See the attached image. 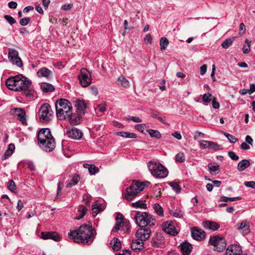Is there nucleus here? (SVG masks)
Listing matches in <instances>:
<instances>
[{
  "label": "nucleus",
  "mask_w": 255,
  "mask_h": 255,
  "mask_svg": "<svg viewBox=\"0 0 255 255\" xmlns=\"http://www.w3.org/2000/svg\"><path fill=\"white\" fill-rule=\"evenodd\" d=\"M97 233L91 224H83L77 230L70 231L68 237L75 243L91 244L94 240Z\"/></svg>",
  "instance_id": "1"
},
{
  "label": "nucleus",
  "mask_w": 255,
  "mask_h": 255,
  "mask_svg": "<svg viewBox=\"0 0 255 255\" xmlns=\"http://www.w3.org/2000/svg\"><path fill=\"white\" fill-rule=\"evenodd\" d=\"M38 144L46 152L52 151L55 147V142L50 129L42 128L37 134Z\"/></svg>",
  "instance_id": "2"
},
{
  "label": "nucleus",
  "mask_w": 255,
  "mask_h": 255,
  "mask_svg": "<svg viewBox=\"0 0 255 255\" xmlns=\"http://www.w3.org/2000/svg\"><path fill=\"white\" fill-rule=\"evenodd\" d=\"M55 106L56 116L60 120H66L72 111V106L71 103L65 99L57 100Z\"/></svg>",
  "instance_id": "3"
},
{
  "label": "nucleus",
  "mask_w": 255,
  "mask_h": 255,
  "mask_svg": "<svg viewBox=\"0 0 255 255\" xmlns=\"http://www.w3.org/2000/svg\"><path fill=\"white\" fill-rule=\"evenodd\" d=\"M150 183L148 181L139 182L133 180L129 187L127 188L125 198L128 201L133 199L138 193L142 191L145 187H147Z\"/></svg>",
  "instance_id": "4"
},
{
  "label": "nucleus",
  "mask_w": 255,
  "mask_h": 255,
  "mask_svg": "<svg viewBox=\"0 0 255 255\" xmlns=\"http://www.w3.org/2000/svg\"><path fill=\"white\" fill-rule=\"evenodd\" d=\"M135 222L140 227H145L149 225L152 226L154 225L155 219L153 216L148 214L146 212H136L133 217Z\"/></svg>",
  "instance_id": "5"
},
{
  "label": "nucleus",
  "mask_w": 255,
  "mask_h": 255,
  "mask_svg": "<svg viewBox=\"0 0 255 255\" xmlns=\"http://www.w3.org/2000/svg\"><path fill=\"white\" fill-rule=\"evenodd\" d=\"M148 168L151 174L156 178H163L168 175L167 169L159 162L152 161L148 162Z\"/></svg>",
  "instance_id": "6"
},
{
  "label": "nucleus",
  "mask_w": 255,
  "mask_h": 255,
  "mask_svg": "<svg viewBox=\"0 0 255 255\" xmlns=\"http://www.w3.org/2000/svg\"><path fill=\"white\" fill-rule=\"evenodd\" d=\"M209 244L214 247V250L219 252H223L227 245L225 239L218 236L211 237Z\"/></svg>",
  "instance_id": "7"
},
{
  "label": "nucleus",
  "mask_w": 255,
  "mask_h": 255,
  "mask_svg": "<svg viewBox=\"0 0 255 255\" xmlns=\"http://www.w3.org/2000/svg\"><path fill=\"white\" fill-rule=\"evenodd\" d=\"M15 78H17V84L15 88L16 91H26L30 88L31 82L25 77L18 75L16 76Z\"/></svg>",
  "instance_id": "8"
},
{
  "label": "nucleus",
  "mask_w": 255,
  "mask_h": 255,
  "mask_svg": "<svg viewBox=\"0 0 255 255\" xmlns=\"http://www.w3.org/2000/svg\"><path fill=\"white\" fill-rule=\"evenodd\" d=\"M52 112L50 106L48 104H43L39 111L40 120L42 122H47L49 121V117Z\"/></svg>",
  "instance_id": "9"
},
{
  "label": "nucleus",
  "mask_w": 255,
  "mask_h": 255,
  "mask_svg": "<svg viewBox=\"0 0 255 255\" xmlns=\"http://www.w3.org/2000/svg\"><path fill=\"white\" fill-rule=\"evenodd\" d=\"M78 77L80 83L83 87H86L91 84L92 81L91 74L86 69H82Z\"/></svg>",
  "instance_id": "10"
},
{
  "label": "nucleus",
  "mask_w": 255,
  "mask_h": 255,
  "mask_svg": "<svg viewBox=\"0 0 255 255\" xmlns=\"http://www.w3.org/2000/svg\"><path fill=\"white\" fill-rule=\"evenodd\" d=\"M8 57L9 61L13 64H15L19 67L22 66V62L20 58L18 56V52L13 48L8 49Z\"/></svg>",
  "instance_id": "11"
},
{
  "label": "nucleus",
  "mask_w": 255,
  "mask_h": 255,
  "mask_svg": "<svg viewBox=\"0 0 255 255\" xmlns=\"http://www.w3.org/2000/svg\"><path fill=\"white\" fill-rule=\"evenodd\" d=\"M10 114L17 117V119L23 125H27V122L25 118V112L22 108H13L10 111Z\"/></svg>",
  "instance_id": "12"
},
{
  "label": "nucleus",
  "mask_w": 255,
  "mask_h": 255,
  "mask_svg": "<svg viewBox=\"0 0 255 255\" xmlns=\"http://www.w3.org/2000/svg\"><path fill=\"white\" fill-rule=\"evenodd\" d=\"M151 230L149 228L140 227L136 232V236L141 241H145L148 239L150 235Z\"/></svg>",
  "instance_id": "13"
},
{
  "label": "nucleus",
  "mask_w": 255,
  "mask_h": 255,
  "mask_svg": "<svg viewBox=\"0 0 255 255\" xmlns=\"http://www.w3.org/2000/svg\"><path fill=\"white\" fill-rule=\"evenodd\" d=\"M162 229L164 232L172 236H176L178 234L171 221L164 222L162 225Z\"/></svg>",
  "instance_id": "14"
},
{
  "label": "nucleus",
  "mask_w": 255,
  "mask_h": 255,
  "mask_svg": "<svg viewBox=\"0 0 255 255\" xmlns=\"http://www.w3.org/2000/svg\"><path fill=\"white\" fill-rule=\"evenodd\" d=\"M74 106L76 108L77 113L84 115L85 110L87 108V104L83 99H78L73 101Z\"/></svg>",
  "instance_id": "15"
},
{
  "label": "nucleus",
  "mask_w": 255,
  "mask_h": 255,
  "mask_svg": "<svg viewBox=\"0 0 255 255\" xmlns=\"http://www.w3.org/2000/svg\"><path fill=\"white\" fill-rule=\"evenodd\" d=\"M66 134L69 137L74 139H79L83 135V133L81 130L76 128H72L71 129H67Z\"/></svg>",
  "instance_id": "16"
},
{
  "label": "nucleus",
  "mask_w": 255,
  "mask_h": 255,
  "mask_svg": "<svg viewBox=\"0 0 255 255\" xmlns=\"http://www.w3.org/2000/svg\"><path fill=\"white\" fill-rule=\"evenodd\" d=\"M242 250L240 246L237 245H231L226 250L225 255H241Z\"/></svg>",
  "instance_id": "17"
},
{
  "label": "nucleus",
  "mask_w": 255,
  "mask_h": 255,
  "mask_svg": "<svg viewBox=\"0 0 255 255\" xmlns=\"http://www.w3.org/2000/svg\"><path fill=\"white\" fill-rule=\"evenodd\" d=\"M164 243V239L161 233L154 235L151 240V245L153 247L158 248Z\"/></svg>",
  "instance_id": "18"
},
{
  "label": "nucleus",
  "mask_w": 255,
  "mask_h": 255,
  "mask_svg": "<svg viewBox=\"0 0 255 255\" xmlns=\"http://www.w3.org/2000/svg\"><path fill=\"white\" fill-rule=\"evenodd\" d=\"M191 235L194 239L201 240L205 238V232L198 227H193L191 229Z\"/></svg>",
  "instance_id": "19"
},
{
  "label": "nucleus",
  "mask_w": 255,
  "mask_h": 255,
  "mask_svg": "<svg viewBox=\"0 0 255 255\" xmlns=\"http://www.w3.org/2000/svg\"><path fill=\"white\" fill-rule=\"evenodd\" d=\"M82 114L77 113L73 115L72 111L66 118L71 125H78L81 123Z\"/></svg>",
  "instance_id": "20"
},
{
  "label": "nucleus",
  "mask_w": 255,
  "mask_h": 255,
  "mask_svg": "<svg viewBox=\"0 0 255 255\" xmlns=\"http://www.w3.org/2000/svg\"><path fill=\"white\" fill-rule=\"evenodd\" d=\"M41 237L44 240L50 239L56 242L61 240V237L56 232H42Z\"/></svg>",
  "instance_id": "21"
},
{
  "label": "nucleus",
  "mask_w": 255,
  "mask_h": 255,
  "mask_svg": "<svg viewBox=\"0 0 255 255\" xmlns=\"http://www.w3.org/2000/svg\"><path fill=\"white\" fill-rule=\"evenodd\" d=\"M80 180L81 177L79 174L75 173L70 175L68 182L66 184V187L70 188L76 185Z\"/></svg>",
  "instance_id": "22"
},
{
  "label": "nucleus",
  "mask_w": 255,
  "mask_h": 255,
  "mask_svg": "<svg viewBox=\"0 0 255 255\" xmlns=\"http://www.w3.org/2000/svg\"><path fill=\"white\" fill-rule=\"evenodd\" d=\"M131 248L134 252H138L143 248V242L140 239L133 240L131 245Z\"/></svg>",
  "instance_id": "23"
},
{
  "label": "nucleus",
  "mask_w": 255,
  "mask_h": 255,
  "mask_svg": "<svg viewBox=\"0 0 255 255\" xmlns=\"http://www.w3.org/2000/svg\"><path fill=\"white\" fill-rule=\"evenodd\" d=\"M180 250L183 255H188L191 252L192 246L190 243L184 242L180 245Z\"/></svg>",
  "instance_id": "24"
},
{
  "label": "nucleus",
  "mask_w": 255,
  "mask_h": 255,
  "mask_svg": "<svg viewBox=\"0 0 255 255\" xmlns=\"http://www.w3.org/2000/svg\"><path fill=\"white\" fill-rule=\"evenodd\" d=\"M16 76L11 77L7 79L5 81V85L6 87L11 90L16 91L15 88H16V84H17V78Z\"/></svg>",
  "instance_id": "25"
},
{
  "label": "nucleus",
  "mask_w": 255,
  "mask_h": 255,
  "mask_svg": "<svg viewBox=\"0 0 255 255\" xmlns=\"http://www.w3.org/2000/svg\"><path fill=\"white\" fill-rule=\"evenodd\" d=\"M203 225L205 229L212 231H216L220 227V226L216 222L211 221L204 222Z\"/></svg>",
  "instance_id": "26"
},
{
  "label": "nucleus",
  "mask_w": 255,
  "mask_h": 255,
  "mask_svg": "<svg viewBox=\"0 0 255 255\" xmlns=\"http://www.w3.org/2000/svg\"><path fill=\"white\" fill-rule=\"evenodd\" d=\"M52 74V71L45 67L40 69L37 72V75L39 77H43L46 78H49Z\"/></svg>",
  "instance_id": "27"
},
{
  "label": "nucleus",
  "mask_w": 255,
  "mask_h": 255,
  "mask_svg": "<svg viewBox=\"0 0 255 255\" xmlns=\"http://www.w3.org/2000/svg\"><path fill=\"white\" fill-rule=\"evenodd\" d=\"M40 87L42 91L44 93L52 92L55 90L54 87L48 83H42Z\"/></svg>",
  "instance_id": "28"
},
{
  "label": "nucleus",
  "mask_w": 255,
  "mask_h": 255,
  "mask_svg": "<svg viewBox=\"0 0 255 255\" xmlns=\"http://www.w3.org/2000/svg\"><path fill=\"white\" fill-rule=\"evenodd\" d=\"M87 211L88 209L85 206H79L78 209V216L76 217H75V219L80 220L83 218V217L86 214Z\"/></svg>",
  "instance_id": "29"
},
{
  "label": "nucleus",
  "mask_w": 255,
  "mask_h": 255,
  "mask_svg": "<svg viewBox=\"0 0 255 255\" xmlns=\"http://www.w3.org/2000/svg\"><path fill=\"white\" fill-rule=\"evenodd\" d=\"M250 165V162L248 159H244L239 162L237 166L239 171H243Z\"/></svg>",
  "instance_id": "30"
},
{
  "label": "nucleus",
  "mask_w": 255,
  "mask_h": 255,
  "mask_svg": "<svg viewBox=\"0 0 255 255\" xmlns=\"http://www.w3.org/2000/svg\"><path fill=\"white\" fill-rule=\"evenodd\" d=\"M112 249L115 251H118L121 248V243L120 240L117 238H114L110 243Z\"/></svg>",
  "instance_id": "31"
},
{
  "label": "nucleus",
  "mask_w": 255,
  "mask_h": 255,
  "mask_svg": "<svg viewBox=\"0 0 255 255\" xmlns=\"http://www.w3.org/2000/svg\"><path fill=\"white\" fill-rule=\"evenodd\" d=\"M84 167L88 169L90 174L91 175L95 174L99 171V168L93 164H84Z\"/></svg>",
  "instance_id": "32"
},
{
  "label": "nucleus",
  "mask_w": 255,
  "mask_h": 255,
  "mask_svg": "<svg viewBox=\"0 0 255 255\" xmlns=\"http://www.w3.org/2000/svg\"><path fill=\"white\" fill-rule=\"evenodd\" d=\"M131 206L134 208H140L145 209L147 208V205L145 200H138L131 203Z\"/></svg>",
  "instance_id": "33"
},
{
  "label": "nucleus",
  "mask_w": 255,
  "mask_h": 255,
  "mask_svg": "<svg viewBox=\"0 0 255 255\" xmlns=\"http://www.w3.org/2000/svg\"><path fill=\"white\" fill-rule=\"evenodd\" d=\"M117 135L123 137L128 138H135L137 137L136 135L134 133L126 131L118 132Z\"/></svg>",
  "instance_id": "34"
},
{
  "label": "nucleus",
  "mask_w": 255,
  "mask_h": 255,
  "mask_svg": "<svg viewBox=\"0 0 255 255\" xmlns=\"http://www.w3.org/2000/svg\"><path fill=\"white\" fill-rule=\"evenodd\" d=\"M118 82L119 84L121 85L123 87L125 88L129 86V81L123 75L119 77Z\"/></svg>",
  "instance_id": "35"
},
{
  "label": "nucleus",
  "mask_w": 255,
  "mask_h": 255,
  "mask_svg": "<svg viewBox=\"0 0 255 255\" xmlns=\"http://www.w3.org/2000/svg\"><path fill=\"white\" fill-rule=\"evenodd\" d=\"M147 131L152 137H155L157 139H159L161 137V134L160 132L157 130L148 129H147Z\"/></svg>",
  "instance_id": "36"
},
{
  "label": "nucleus",
  "mask_w": 255,
  "mask_h": 255,
  "mask_svg": "<svg viewBox=\"0 0 255 255\" xmlns=\"http://www.w3.org/2000/svg\"><path fill=\"white\" fill-rule=\"evenodd\" d=\"M241 199V197L240 196L235 197H228L226 196H221L220 198V201L221 202H233L235 201H238Z\"/></svg>",
  "instance_id": "37"
},
{
  "label": "nucleus",
  "mask_w": 255,
  "mask_h": 255,
  "mask_svg": "<svg viewBox=\"0 0 255 255\" xmlns=\"http://www.w3.org/2000/svg\"><path fill=\"white\" fill-rule=\"evenodd\" d=\"M251 41L248 39H246L245 43L244 45L242 50L245 54H248L251 51Z\"/></svg>",
  "instance_id": "38"
},
{
  "label": "nucleus",
  "mask_w": 255,
  "mask_h": 255,
  "mask_svg": "<svg viewBox=\"0 0 255 255\" xmlns=\"http://www.w3.org/2000/svg\"><path fill=\"white\" fill-rule=\"evenodd\" d=\"M153 208L156 213L159 216H163V210L162 207L158 203L154 204Z\"/></svg>",
  "instance_id": "39"
},
{
  "label": "nucleus",
  "mask_w": 255,
  "mask_h": 255,
  "mask_svg": "<svg viewBox=\"0 0 255 255\" xmlns=\"http://www.w3.org/2000/svg\"><path fill=\"white\" fill-rule=\"evenodd\" d=\"M168 40L165 37H162L160 39V50H165L168 45Z\"/></svg>",
  "instance_id": "40"
},
{
  "label": "nucleus",
  "mask_w": 255,
  "mask_h": 255,
  "mask_svg": "<svg viewBox=\"0 0 255 255\" xmlns=\"http://www.w3.org/2000/svg\"><path fill=\"white\" fill-rule=\"evenodd\" d=\"M122 215H121V217L120 218L119 217H117L116 218L117 223L115 225L114 227L112 229L113 232H117L120 229L121 226V224L122 223Z\"/></svg>",
  "instance_id": "41"
},
{
  "label": "nucleus",
  "mask_w": 255,
  "mask_h": 255,
  "mask_svg": "<svg viewBox=\"0 0 255 255\" xmlns=\"http://www.w3.org/2000/svg\"><path fill=\"white\" fill-rule=\"evenodd\" d=\"M235 39V37L226 39L222 43V46L225 49H227L232 43L233 41Z\"/></svg>",
  "instance_id": "42"
},
{
  "label": "nucleus",
  "mask_w": 255,
  "mask_h": 255,
  "mask_svg": "<svg viewBox=\"0 0 255 255\" xmlns=\"http://www.w3.org/2000/svg\"><path fill=\"white\" fill-rule=\"evenodd\" d=\"M214 97L210 93H207L203 95L202 100L204 103H209L213 100Z\"/></svg>",
  "instance_id": "43"
},
{
  "label": "nucleus",
  "mask_w": 255,
  "mask_h": 255,
  "mask_svg": "<svg viewBox=\"0 0 255 255\" xmlns=\"http://www.w3.org/2000/svg\"><path fill=\"white\" fill-rule=\"evenodd\" d=\"M102 210V208L98 205L97 202H95V203L92 205V214L93 216H97L99 212Z\"/></svg>",
  "instance_id": "44"
},
{
  "label": "nucleus",
  "mask_w": 255,
  "mask_h": 255,
  "mask_svg": "<svg viewBox=\"0 0 255 255\" xmlns=\"http://www.w3.org/2000/svg\"><path fill=\"white\" fill-rule=\"evenodd\" d=\"M208 169L211 173L217 172L220 171V166L219 165H213L212 163L208 164Z\"/></svg>",
  "instance_id": "45"
},
{
  "label": "nucleus",
  "mask_w": 255,
  "mask_h": 255,
  "mask_svg": "<svg viewBox=\"0 0 255 255\" xmlns=\"http://www.w3.org/2000/svg\"><path fill=\"white\" fill-rule=\"evenodd\" d=\"M239 230L243 229L246 234L249 232V223L247 222H242L240 226L238 228Z\"/></svg>",
  "instance_id": "46"
},
{
  "label": "nucleus",
  "mask_w": 255,
  "mask_h": 255,
  "mask_svg": "<svg viewBox=\"0 0 255 255\" xmlns=\"http://www.w3.org/2000/svg\"><path fill=\"white\" fill-rule=\"evenodd\" d=\"M176 161L180 163H182L185 161V157L183 152H179L176 155Z\"/></svg>",
  "instance_id": "47"
},
{
  "label": "nucleus",
  "mask_w": 255,
  "mask_h": 255,
  "mask_svg": "<svg viewBox=\"0 0 255 255\" xmlns=\"http://www.w3.org/2000/svg\"><path fill=\"white\" fill-rule=\"evenodd\" d=\"M223 134L231 143H235L238 141V138L232 134H230L226 132H223Z\"/></svg>",
  "instance_id": "48"
},
{
  "label": "nucleus",
  "mask_w": 255,
  "mask_h": 255,
  "mask_svg": "<svg viewBox=\"0 0 255 255\" xmlns=\"http://www.w3.org/2000/svg\"><path fill=\"white\" fill-rule=\"evenodd\" d=\"M171 215H172L174 217L176 218H180L183 216V213L180 210H175L170 211Z\"/></svg>",
  "instance_id": "49"
},
{
  "label": "nucleus",
  "mask_w": 255,
  "mask_h": 255,
  "mask_svg": "<svg viewBox=\"0 0 255 255\" xmlns=\"http://www.w3.org/2000/svg\"><path fill=\"white\" fill-rule=\"evenodd\" d=\"M169 185L176 193H179L180 192L181 188L177 183L172 182H170Z\"/></svg>",
  "instance_id": "50"
},
{
  "label": "nucleus",
  "mask_w": 255,
  "mask_h": 255,
  "mask_svg": "<svg viewBox=\"0 0 255 255\" xmlns=\"http://www.w3.org/2000/svg\"><path fill=\"white\" fill-rule=\"evenodd\" d=\"M7 188L11 191L13 192H15L16 189V185L15 184L13 180H11L8 181L7 183Z\"/></svg>",
  "instance_id": "51"
},
{
  "label": "nucleus",
  "mask_w": 255,
  "mask_h": 255,
  "mask_svg": "<svg viewBox=\"0 0 255 255\" xmlns=\"http://www.w3.org/2000/svg\"><path fill=\"white\" fill-rule=\"evenodd\" d=\"M221 147V146L218 144L217 143L211 141L209 149L218 150L222 149Z\"/></svg>",
  "instance_id": "52"
},
{
  "label": "nucleus",
  "mask_w": 255,
  "mask_h": 255,
  "mask_svg": "<svg viewBox=\"0 0 255 255\" xmlns=\"http://www.w3.org/2000/svg\"><path fill=\"white\" fill-rule=\"evenodd\" d=\"M211 141H208V140H200L199 143L200 145L203 148H209L210 147V144Z\"/></svg>",
  "instance_id": "53"
},
{
  "label": "nucleus",
  "mask_w": 255,
  "mask_h": 255,
  "mask_svg": "<svg viewBox=\"0 0 255 255\" xmlns=\"http://www.w3.org/2000/svg\"><path fill=\"white\" fill-rule=\"evenodd\" d=\"M95 109L97 112H100L101 113H103L106 110V105L105 104L98 105L95 108Z\"/></svg>",
  "instance_id": "54"
},
{
  "label": "nucleus",
  "mask_w": 255,
  "mask_h": 255,
  "mask_svg": "<svg viewBox=\"0 0 255 255\" xmlns=\"http://www.w3.org/2000/svg\"><path fill=\"white\" fill-rule=\"evenodd\" d=\"M5 20L10 24L12 25L16 22L15 19L12 17L11 15H5L4 16Z\"/></svg>",
  "instance_id": "55"
},
{
  "label": "nucleus",
  "mask_w": 255,
  "mask_h": 255,
  "mask_svg": "<svg viewBox=\"0 0 255 255\" xmlns=\"http://www.w3.org/2000/svg\"><path fill=\"white\" fill-rule=\"evenodd\" d=\"M30 20L29 17H24L20 20L19 23L22 26H25L29 23Z\"/></svg>",
  "instance_id": "56"
},
{
  "label": "nucleus",
  "mask_w": 255,
  "mask_h": 255,
  "mask_svg": "<svg viewBox=\"0 0 255 255\" xmlns=\"http://www.w3.org/2000/svg\"><path fill=\"white\" fill-rule=\"evenodd\" d=\"M127 119L128 121H132L136 123H140L142 121L141 119L137 117L128 116Z\"/></svg>",
  "instance_id": "57"
},
{
  "label": "nucleus",
  "mask_w": 255,
  "mask_h": 255,
  "mask_svg": "<svg viewBox=\"0 0 255 255\" xmlns=\"http://www.w3.org/2000/svg\"><path fill=\"white\" fill-rule=\"evenodd\" d=\"M145 125L144 124H137L134 126L136 129L141 132H143L145 129Z\"/></svg>",
  "instance_id": "58"
},
{
  "label": "nucleus",
  "mask_w": 255,
  "mask_h": 255,
  "mask_svg": "<svg viewBox=\"0 0 255 255\" xmlns=\"http://www.w3.org/2000/svg\"><path fill=\"white\" fill-rule=\"evenodd\" d=\"M229 156L234 160H237L239 159V156L233 151L228 152Z\"/></svg>",
  "instance_id": "59"
},
{
  "label": "nucleus",
  "mask_w": 255,
  "mask_h": 255,
  "mask_svg": "<svg viewBox=\"0 0 255 255\" xmlns=\"http://www.w3.org/2000/svg\"><path fill=\"white\" fill-rule=\"evenodd\" d=\"M246 29L245 24L241 23L240 24V34L243 35L246 33Z\"/></svg>",
  "instance_id": "60"
},
{
  "label": "nucleus",
  "mask_w": 255,
  "mask_h": 255,
  "mask_svg": "<svg viewBox=\"0 0 255 255\" xmlns=\"http://www.w3.org/2000/svg\"><path fill=\"white\" fill-rule=\"evenodd\" d=\"M216 98L214 97L213 100L212 101V104L213 107L215 109H218L219 108L220 104L218 102H217L216 101Z\"/></svg>",
  "instance_id": "61"
},
{
  "label": "nucleus",
  "mask_w": 255,
  "mask_h": 255,
  "mask_svg": "<svg viewBox=\"0 0 255 255\" xmlns=\"http://www.w3.org/2000/svg\"><path fill=\"white\" fill-rule=\"evenodd\" d=\"M89 90L92 94L97 95L98 93V90L97 88L95 86H92L90 87Z\"/></svg>",
  "instance_id": "62"
},
{
  "label": "nucleus",
  "mask_w": 255,
  "mask_h": 255,
  "mask_svg": "<svg viewBox=\"0 0 255 255\" xmlns=\"http://www.w3.org/2000/svg\"><path fill=\"white\" fill-rule=\"evenodd\" d=\"M245 185L248 187L253 189H255V182L254 181H248L245 183Z\"/></svg>",
  "instance_id": "63"
},
{
  "label": "nucleus",
  "mask_w": 255,
  "mask_h": 255,
  "mask_svg": "<svg viewBox=\"0 0 255 255\" xmlns=\"http://www.w3.org/2000/svg\"><path fill=\"white\" fill-rule=\"evenodd\" d=\"M27 165L28 166V168L31 171H34L35 170V166L32 161H28L27 162Z\"/></svg>",
  "instance_id": "64"
}]
</instances>
